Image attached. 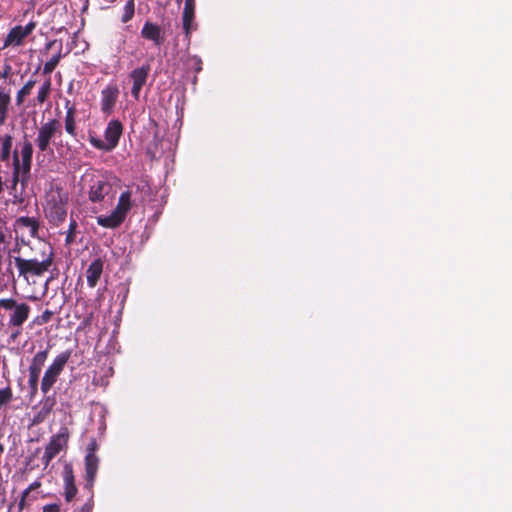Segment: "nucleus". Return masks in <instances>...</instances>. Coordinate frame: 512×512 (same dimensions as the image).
<instances>
[{
  "mask_svg": "<svg viewBox=\"0 0 512 512\" xmlns=\"http://www.w3.org/2000/svg\"><path fill=\"white\" fill-rule=\"evenodd\" d=\"M119 89L114 85L106 86L101 92V110L105 114H110L118 99Z\"/></svg>",
  "mask_w": 512,
  "mask_h": 512,
  "instance_id": "obj_13",
  "label": "nucleus"
},
{
  "mask_svg": "<svg viewBox=\"0 0 512 512\" xmlns=\"http://www.w3.org/2000/svg\"><path fill=\"white\" fill-rule=\"evenodd\" d=\"M61 133L60 122L57 119H50L39 128L35 143L41 152H45L50 147L52 138Z\"/></svg>",
  "mask_w": 512,
  "mask_h": 512,
  "instance_id": "obj_8",
  "label": "nucleus"
},
{
  "mask_svg": "<svg viewBox=\"0 0 512 512\" xmlns=\"http://www.w3.org/2000/svg\"><path fill=\"white\" fill-rule=\"evenodd\" d=\"M71 356V351H64L60 353L53 361V363L48 367L52 372L60 375L63 371L65 365L69 361Z\"/></svg>",
  "mask_w": 512,
  "mask_h": 512,
  "instance_id": "obj_24",
  "label": "nucleus"
},
{
  "mask_svg": "<svg viewBox=\"0 0 512 512\" xmlns=\"http://www.w3.org/2000/svg\"><path fill=\"white\" fill-rule=\"evenodd\" d=\"M61 58H62V54L59 51L49 61H47L44 64V67H43V70H42L43 75L49 76L54 71V69L57 67V65L59 64Z\"/></svg>",
  "mask_w": 512,
  "mask_h": 512,
  "instance_id": "obj_32",
  "label": "nucleus"
},
{
  "mask_svg": "<svg viewBox=\"0 0 512 512\" xmlns=\"http://www.w3.org/2000/svg\"><path fill=\"white\" fill-rule=\"evenodd\" d=\"M89 492V498L85 504H83L80 508L74 510L73 512H92L94 508V492L93 489Z\"/></svg>",
  "mask_w": 512,
  "mask_h": 512,
  "instance_id": "obj_36",
  "label": "nucleus"
},
{
  "mask_svg": "<svg viewBox=\"0 0 512 512\" xmlns=\"http://www.w3.org/2000/svg\"><path fill=\"white\" fill-rule=\"evenodd\" d=\"M76 229H77V222L75 219L71 218L70 223H69V229L67 231L66 238H65L66 245H70L74 242Z\"/></svg>",
  "mask_w": 512,
  "mask_h": 512,
  "instance_id": "obj_35",
  "label": "nucleus"
},
{
  "mask_svg": "<svg viewBox=\"0 0 512 512\" xmlns=\"http://www.w3.org/2000/svg\"><path fill=\"white\" fill-rule=\"evenodd\" d=\"M29 178L30 175L21 174L17 167L12 170L11 184L8 189L13 204L22 205L29 199L30 195L27 191Z\"/></svg>",
  "mask_w": 512,
  "mask_h": 512,
  "instance_id": "obj_3",
  "label": "nucleus"
},
{
  "mask_svg": "<svg viewBox=\"0 0 512 512\" xmlns=\"http://www.w3.org/2000/svg\"><path fill=\"white\" fill-rule=\"evenodd\" d=\"M10 103H11V97H10L9 93L0 91V126L5 124V122L8 118Z\"/></svg>",
  "mask_w": 512,
  "mask_h": 512,
  "instance_id": "obj_26",
  "label": "nucleus"
},
{
  "mask_svg": "<svg viewBox=\"0 0 512 512\" xmlns=\"http://www.w3.org/2000/svg\"><path fill=\"white\" fill-rule=\"evenodd\" d=\"M70 437L69 429L65 426L61 427L59 432L53 435L45 448L42 462L47 467L50 462L68 445Z\"/></svg>",
  "mask_w": 512,
  "mask_h": 512,
  "instance_id": "obj_5",
  "label": "nucleus"
},
{
  "mask_svg": "<svg viewBox=\"0 0 512 512\" xmlns=\"http://www.w3.org/2000/svg\"><path fill=\"white\" fill-rule=\"evenodd\" d=\"M4 224L3 219L0 217V225Z\"/></svg>",
  "mask_w": 512,
  "mask_h": 512,
  "instance_id": "obj_49",
  "label": "nucleus"
},
{
  "mask_svg": "<svg viewBox=\"0 0 512 512\" xmlns=\"http://www.w3.org/2000/svg\"><path fill=\"white\" fill-rule=\"evenodd\" d=\"M48 353H49L48 349L38 351L32 358V361L29 365L28 385H29V389H30V398L31 399H33L38 392V381H39L40 373H41L42 368L47 360Z\"/></svg>",
  "mask_w": 512,
  "mask_h": 512,
  "instance_id": "obj_6",
  "label": "nucleus"
},
{
  "mask_svg": "<svg viewBox=\"0 0 512 512\" xmlns=\"http://www.w3.org/2000/svg\"><path fill=\"white\" fill-rule=\"evenodd\" d=\"M111 185L104 180L95 181L89 190V200L92 202H100L109 194Z\"/></svg>",
  "mask_w": 512,
  "mask_h": 512,
  "instance_id": "obj_18",
  "label": "nucleus"
},
{
  "mask_svg": "<svg viewBox=\"0 0 512 512\" xmlns=\"http://www.w3.org/2000/svg\"><path fill=\"white\" fill-rule=\"evenodd\" d=\"M53 405H54V400L51 399L50 397H47L42 402V406H41L39 412L37 413V415L35 416L34 421L37 423L43 421L51 412Z\"/></svg>",
  "mask_w": 512,
  "mask_h": 512,
  "instance_id": "obj_28",
  "label": "nucleus"
},
{
  "mask_svg": "<svg viewBox=\"0 0 512 512\" xmlns=\"http://www.w3.org/2000/svg\"><path fill=\"white\" fill-rule=\"evenodd\" d=\"M182 0H176V3L179 5L181 4Z\"/></svg>",
  "mask_w": 512,
  "mask_h": 512,
  "instance_id": "obj_50",
  "label": "nucleus"
},
{
  "mask_svg": "<svg viewBox=\"0 0 512 512\" xmlns=\"http://www.w3.org/2000/svg\"><path fill=\"white\" fill-rule=\"evenodd\" d=\"M36 84V80L29 79L24 86L17 92L16 95V103L17 105H21L24 102V99L26 96H28L31 93V90Z\"/></svg>",
  "mask_w": 512,
  "mask_h": 512,
  "instance_id": "obj_29",
  "label": "nucleus"
},
{
  "mask_svg": "<svg viewBox=\"0 0 512 512\" xmlns=\"http://www.w3.org/2000/svg\"><path fill=\"white\" fill-rule=\"evenodd\" d=\"M30 314V306L26 303H19L14 308L13 313L9 318V326L11 327H22V325L27 321Z\"/></svg>",
  "mask_w": 512,
  "mask_h": 512,
  "instance_id": "obj_16",
  "label": "nucleus"
},
{
  "mask_svg": "<svg viewBox=\"0 0 512 512\" xmlns=\"http://www.w3.org/2000/svg\"><path fill=\"white\" fill-rule=\"evenodd\" d=\"M26 256H14V264L18 270V276L29 283L30 278L42 277L48 272L54 262V253L52 248L45 244L32 249Z\"/></svg>",
  "mask_w": 512,
  "mask_h": 512,
  "instance_id": "obj_1",
  "label": "nucleus"
},
{
  "mask_svg": "<svg viewBox=\"0 0 512 512\" xmlns=\"http://www.w3.org/2000/svg\"><path fill=\"white\" fill-rule=\"evenodd\" d=\"M3 189H4V182H3L2 177L0 176V194L3 192Z\"/></svg>",
  "mask_w": 512,
  "mask_h": 512,
  "instance_id": "obj_46",
  "label": "nucleus"
},
{
  "mask_svg": "<svg viewBox=\"0 0 512 512\" xmlns=\"http://www.w3.org/2000/svg\"><path fill=\"white\" fill-rule=\"evenodd\" d=\"M89 142L90 144L99 149V150H103V151H111V148L109 146H107V142L106 140L103 141L95 136H90L89 137Z\"/></svg>",
  "mask_w": 512,
  "mask_h": 512,
  "instance_id": "obj_37",
  "label": "nucleus"
},
{
  "mask_svg": "<svg viewBox=\"0 0 512 512\" xmlns=\"http://www.w3.org/2000/svg\"><path fill=\"white\" fill-rule=\"evenodd\" d=\"M125 218L117 212L115 209L112 211V213L108 216H98L97 217V223L98 225L104 227V228H117L119 227L123 222Z\"/></svg>",
  "mask_w": 512,
  "mask_h": 512,
  "instance_id": "obj_20",
  "label": "nucleus"
},
{
  "mask_svg": "<svg viewBox=\"0 0 512 512\" xmlns=\"http://www.w3.org/2000/svg\"><path fill=\"white\" fill-rule=\"evenodd\" d=\"M53 316V312L45 310L40 316L37 317L36 322L40 325L48 323Z\"/></svg>",
  "mask_w": 512,
  "mask_h": 512,
  "instance_id": "obj_39",
  "label": "nucleus"
},
{
  "mask_svg": "<svg viewBox=\"0 0 512 512\" xmlns=\"http://www.w3.org/2000/svg\"><path fill=\"white\" fill-rule=\"evenodd\" d=\"M69 200L68 192L59 185L51 187L46 192L43 212L51 226L58 227L65 222L70 206Z\"/></svg>",
  "mask_w": 512,
  "mask_h": 512,
  "instance_id": "obj_2",
  "label": "nucleus"
},
{
  "mask_svg": "<svg viewBox=\"0 0 512 512\" xmlns=\"http://www.w3.org/2000/svg\"><path fill=\"white\" fill-rule=\"evenodd\" d=\"M58 377L59 375L52 372L48 368L46 369L41 381V391L43 392V394H47L51 390L53 385L56 383Z\"/></svg>",
  "mask_w": 512,
  "mask_h": 512,
  "instance_id": "obj_27",
  "label": "nucleus"
},
{
  "mask_svg": "<svg viewBox=\"0 0 512 512\" xmlns=\"http://www.w3.org/2000/svg\"><path fill=\"white\" fill-rule=\"evenodd\" d=\"M129 190H133V195L135 196L134 202H143L145 198L150 194L151 189L146 181L141 180L133 184Z\"/></svg>",
  "mask_w": 512,
  "mask_h": 512,
  "instance_id": "obj_23",
  "label": "nucleus"
},
{
  "mask_svg": "<svg viewBox=\"0 0 512 512\" xmlns=\"http://www.w3.org/2000/svg\"><path fill=\"white\" fill-rule=\"evenodd\" d=\"M28 497H29L28 491H23L22 495H21V498L18 501V510H19V512H22L28 506V503H27Z\"/></svg>",
  "mask_w": 512,
  "mask_h": 512,
  "instance_id": "obj_40",
  "label": "nucleus"
},
{
  "mask_svg": "<svg viewBox=\"0 0 512 512\" xmlns=\"http://www.w3.org/2000/svg\"><path fill=\"white\" fill-rule=\"evenodd\" d=\"M55 42H56L55 40L48 42V43L46 44V47H45V48H46L47 50H48V49H50V48L55 44Z\"/></svg>",
  "mask_w": 512,
  "mask_h": 512,
  "instance_id": "obj_45",
  "label": "nucleus"
},
{
  "mask_svg": "<svg viewBox=\"0 0 512 512\" xmlns=\"http://www.w3.org/2000/svg\"><path fill=\"white\" fill-rule=\"evenodd\" d=\"M141 37L152 41L156 46L164 42L161 27L150 21H146L141 29Z\"/></svg>",
  "mask_w": 512,
  "mask_h": 512,
  "instance_id": "obj_14",
  "label": "nucleus"
},
{
  "mask_svg": "<svg viewBox=\"0 0 512 512\" xmlns=\"http://www.w3.org/2000/svg\"><path fill=\"white\" fill-rule=\"evenodd\" d=\"M195 5V0H185L182 13V27L188 43H190L192 31L197 28V25L194 23Z\"/></svg>",
  "mask_w": 512,
  "mask_h": 512,
  "instance_id": "obj_12",
  "label": "nucleus"
},
{
  "mask_svg": "<svg viewBox=\"0 0 512 512\" xmlns=\"http://www.w3.org/2000/svg\"><path fill=\"white\" fill-rule=\"evenodd\" d=\"M19 333H20L19 331H18V332H16V333H14V334L12 335V338H16V337H17V335H18Z\"/></svg>",
  "mask_w": 512,
  "mask_h": 512,
  "instance_id": "obj_48",
  "label": "nucleus"
},
{
  "mask_svg": "<svg viewBox=\"0 0 512 512\" xmlns=\"http://www.w3.org/2000/svg\"><path fill=\"white\" fill-rule=\"evenodd\" d=\"M2 260H3V257H2V255L0 254V273L2 272Z\"/></svg>",
  "mask_w": 512,
  "mask_h": 512,
  "instance_id": "obj_47",
  "label": "nucleus"
},
{
  "mask_svg": "<svg viewBox=\"0 0 512 512\" xmlns=\"http://www.w3.org/2000/svg\"><path fill=\"white\" fill-rule=\"evenodd\" d=\"M133 190H126L121 193L115 210L126 218L128 212L132 208L134 200H132Z\"/></svg>",
  "mask_w": 512,
  "mask_h": 512,
  "instance_id": "obj_21",
  "label": "nucleus"
},
{
  "mask_svg": "<svg viewBox=\"0 0 512 512\" xmlns=\"http://www.w3.org/2000/svg\"><path fill=\"white\" fill-rule=\"evenodd\" d=\"M62 480H63V495L65 498V501L67 503H70L74 500L75 496L78 493V488L76 486V480H75L73 467L70 463H66L63 466Z\"/></svg>",
  "mask_w": 512,
  "mask_h": 512,
  "instance_id": "obj_10",
  "label": "nucleus"
},
{
  "mask_svg": "<svg viewBox=\"0 0 512 512\" xmlns=\"http://www.w3.org/2000/svg\"><path fill=\"white\" fill-rule=\"evenodd\" d=\"M61 506L58 503L47 504L43 506L42 512H60Z\"/></svg>",
  "mask_w": 512,
  "mask_h": 512,
  "instance_id": "obj_41",
  "label": "nucleus"
},
{
  "mask_svg": "<svg viewBox=\"0 0 512 512\" xmlns=\"http://www.w3.org/2000/svg\"><path fill=\"white\" fill-rule=\"evenodd\" d=\"M0 144H1V161H8L11 154V149L13 146V137L10 134H5L0 136Z\"/></svg>",
  "mask_w": 512,
  "mask_h": 512,
  "instance_id": "obj_25",
  "label": "nucleus"
},
{
  "mask_svg": "<svg viewBox=\"0 0 512 512\" xmlns=\"http://www.w3.org/2000/svg\"><path fill=\"white\" fill-rule=\"evenodd\" d=\"M135 14V0H127L124 9L123 14L121 16V22L122 23H128Z\"/></svg>",
  "mask_w": 512,
  "mask_h": 512,
  "instance_id": "obj_30",
  "label": "nucleus"
},
{
  "mask_svg": "<svg viewBox=\"0 0 512 512\" xmlns=\"http://www.w3.org/2000/svg\"><path fill=\"white\" fill-rule=\"evenodd\" d=\"M40 487H41V482L34 481L24 491H28V495H29L32 491H34V490H36V489H38Z\"/></svg>",
  "mask_w": 512,
  "mask_h": 512,
  "instance_id": "obj_43",
  "label": "nucleus"
},
{
  "mask_svg": "<svg viewBox=\"0 0 512 512\" xmlns=\"http://www.w3.org/2000/svg\"><path fill=\"white\" fill-rule=\"evenodd\" d=\"M185 66L187 70L199 73L202 70V60L196 55L189 56L185 62Z\"/></svg>",
  "mask_w": 512,
  "mask_h": 512,
  "instance_id": "obj_33",
  "label": "nucleus"
},
{
  "mask_svg": "<svg viewBox=\"0 0 512 512\" xmlns=\"http://www.w3.org/2000/svg\"><path fill=\"white\" fill-rule=\"evenodd\" d=\"M12 73V67L10 64H5L3 66V70L0 71V78H7L11 75Z\"/></svg>",
  "mask_w": 512,
  "mask_h": 512,
  "instance_id": "obj_42",
  "label": "nucleus"
},
{
  "mask_svg": "<svg viewBox=\"0 0 512 512\" xmlns=\"http://www.w3.org/2000/svg\"><path fill=\"white\" fill-rule=\"evenodd\" d=\"M36 26L35 21H30L25 26L16 25L12 27L3 40L2 48L23 46L25 39L35 30Z\"/></svg>",
  "mask_w": 512,
  "mask_h": 512,
  "instance_id": "obj_7",
  "label": "nucleus"
},
{
  "mask_svg": "<svg viewBox=\"0 0 512 512\" xmlns=\"http://www.w3.org/2000/svg\"><path fill=\"white\" fill-rule=\"evenodd\" d=\"M2 49H3V48L1 47V48H0V51H1Z\"/></svg>",
  "mask_w": 512,
  "mask_h": 512,
  "instance_id": "obj_51",
  "label": "nucleus"
},
{
  "mask_svg": "<svg viewBox=\"0 0 512 512\" xmlns=\"http://www.w3.org/2000/svg\"><path fill=\"white\" fill-rule=\"evenodd\" d=\"M5 233H4V230H3V226L0 225V244L4 243L5 242Z\"/></svg>",
  "mask_w": 512,
  "mask_h": 512,
  "instance_id": "obj_44",
  "label": "nucleus"
},
{
  "mask_svg": "<svg viewBox=\"0 0 512 512\" xmlns=\"http://www.w3.org/2000/svg\"><path fill=\"white\" fill-rule=\"evenodd\" d=\"M98 449V444L95 439L91 440V442L87 446V453L85 456V484L84 489L91 491L94 487L96 475L99 468L100 459L96 455V451Z\"/></svg>",
  "mask_w": 512,
  "mask_h": 512,
  "instance_id": "obj_4",
  "label": "nucleus"
},
{
  "mask_svg": "<svg viewBox=\"0 0 512 512\" xmlns=\"http://www.w3.org/2000/svg\"><path fill=\"white\" fill-rule=\"evenodd\" d=\"M65 130L72 137L76 136V114L77 110L74 104L71 103L70 100L66 99L65 101Z\"/></svg>",
  "mask_w": 512,
  "mask_h": 512,
  "instance_id": "obj_19",
  "label": "nucleus"
},
{
  "mask_svg": "<svg viewBox=\"0 0 512 512\" xmlns=\"http://www.w3.org/2000/svg\"><path fill=\"white\" fill-rule=\"evenodd\" d=\"M16 223L21 228H28L30 236L38 237L39 221L34 217L21 216L16 220Z\"/></svg>",
  "mask_w": 512,
  "mask_h": 512,
  "instance_id": "obj_22",
  "label": "nucleus"
},
{
  "mask_svg": "<svg viewBox=\"0 0 512 512\" xmlns=\"http://www.w3.org/2000/svg\"><path fill=\"white\" fill-rule=\"evenodd\" d=\"M51 91V79L48 77L46 81L42 84V86L39 88L38 94H37V101L39 104H43L49 97Z\"/></svg>",
  "mask_w": 512,
  "mask_h": 512,
  "instance_id": "obj_31",
  "label": "nucleus"
},
{
  "mask_svg": "<svg viewBox=\"0 0 512 512\" xmlns=\"http://www.w3.org/2000/svg\"><path fill=\"white\" fill-rule=\"evenodd\" d=\"M150 71L151 65L149 62H146L129 73V78L132 81L131 94L135 100L139 99L140 92L147 82Z\"/></svg>",
  "mask_w": 512,
  "mask_h": 512,
  "instance_id": "obj_9",
  "label": "nucleus"
},
{
  "mask_svg": "<svg viewBox=\"0 0 512 512\" xmlns=\"http://www.w3.org/2000/svg\"><path fill=\"white\" fill-rule=\"evenodd\" d=\"M17 304L18 303L13 298L0 299V308L6 309V310L14 309L17 306Z\"/></svg>",
  "mask_w": 512,
  "mask_h": 512,
  "instance_id": "obj_38",
  "label": "nucleus"
},
{
  "mask_svg": "<svg viewBox=\"0 0 512 512\" xmlns=\"http://www.w3.org/2000/svg\"><path fill=\"white\" fill-rule=\"evenodd\" d=\"M123 132V126L118 120H111L105 129V140L107 146L113 150L119 142V139Z\"/></svg>",
  "mask_w": 512,
  "mask_h": 512,
  "instance_id": "obj_15",
  "label": "nucleus"
},
{
  "mask_svg": "<svg viewBox=\"0 0 512 512\" xmlns=\"http://www.w3.org/2000/svg\"><path fill=\"white\" fill-rule=\"evenodd\" d=\"M33 155V146L29 141L23 143L21 148L22 162L19 161L17 150L13 152V169L16 167L19 169L21 174L30 175L31 163Z\"/></svg>",
  "mask_w": 512,
  "mask_h": 512,
  "instance_id": "obj_11",
  "label": "nucleus"
},
{
  "mask_svg": "<svg viewBox=\"0 0 512 512\" xmlns=\"http://www.w3.org/2000/svg\"><path fill=\"white\" fill-rule=\"evenodd\" d=\"M104 262L101 258L95 259L86 270L87 284L90 288L96 287L102 273H103Z\"/></svg>",
  "mask_w": 512,
  "mask_h": 512,
  "instance_id": "obj_17",
  "label": "nucleus"
},
{
  "mask_svg": "<svg viewBox=\"0 0 512 512\" xmlns=\"http://www.w3.org/2000/svg\"><path fill=\"white\" fill-rule=\"evenodd\" d=\"M13 400V390L10 385L0 389V408L6 407Z\"/></svg>",
  "mask_w": 512,
  "mask_h": 512,
  "instance_id": "obj_34",
  "label": "nucleus"
}]
</instances>
